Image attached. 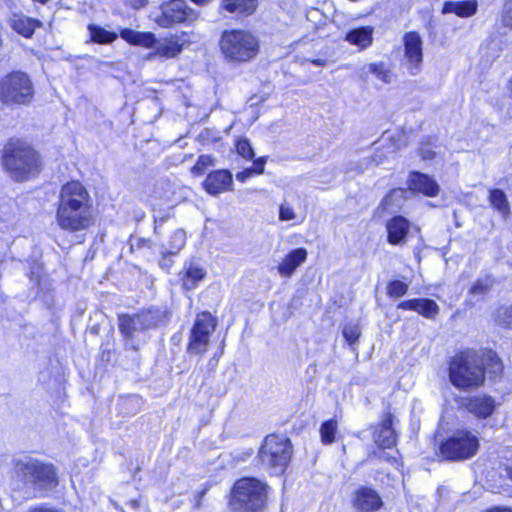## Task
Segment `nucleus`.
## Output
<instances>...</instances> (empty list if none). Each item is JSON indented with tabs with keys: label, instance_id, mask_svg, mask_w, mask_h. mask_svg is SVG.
<instances>
[{
	"label": "nucleus",
	"instance_id": "603ef678",
	"mask_svg": "<svg viewBox=\"0 0 512 512\" xmlns=\"http://www.w3.org/2000/svg\"><path fill=\"white\" fill-rule=\"evenodd\" d=\"M371 161L374 162L376 165L382 163V156L376 154L375 157L371 158Z\"/></svg>",
	"mask_w": 512,
	"mask_h": 512
},
{
	"label": "nucleus",
	"instance_id": "473e14b6",
	"mask_svg": "<svg viewBox=\"0 0 512 512\" xmlns=\"http://www.w3.org/2000/svg\"><path fill=\"white\" fill-rule=\"evenodd\" d=\"M181 51L180 45L175 41H166L158 44L156 54L162 57H175Z\"/></svg>",
	"mask_w": 512,
	"mask_h": 512
},
{
	"label": "nucleus",
	"instance_id": "ea45409f",
	"mask_svg": "<svg viewBox=\"0 0 512 512\" xmlns=\"http://www.w3.org/2000/svg\"><path fill=\"white\" fill-rule=\"evenodd\" d=\"M485 356L486 359L490 362L489 373L493 374L495 377L500 376L503 371V365L499 357L492 351L487 352Z\"/></svg>",
	"mask_w": 512,
	"mask_h": 512
},
{
	"label": "nucleus",
	"instance_id": "c03bdc74",
	"mask_svg": "<svg viewBox=\"0 0 512 512\" xmlns=\"http://www.w3.org/2000/svg\"><path fill=\"white\" fill-rule=\"evenodd\" d=\"M419 155L423 160H431L435 157L436 153L432 150L430 145H422L419 148Z\"/></svg>",
	"mask_w": 512,
	"mask_h": 512
},
{
	"label": "nucleus",
	"instance_id": "4c0bfd02",
	"mask_svg": "<svg viewBox=\"0 0 512 512\" xmlns=\"http://www.w3.org/2000/svg\"><path fill=\"white\" fill-rule=\"evenodd\" d=\"M236 149L238 154L247 160H252L255 156L251 142L246 138L237 141Z\"/></svg>",
	"mask_w": 512,
	"mask_h": 512
},
{
	"label": "nucleus",
	"instance_id": "9b49d317",
	"mask_svg": "<svg viewBox=\"0 0 512 512\" xmlns=\"http://www.w3.org/2000/svg\"><path fill=\"white\" fill-rule=\"evenodd\" d=\"M217 320L209 312H202L196 316L192 326L187 352L190 354H203L207 351L210 336L215 331Z\"/></svg>",
	"mask_w": 512,
	"mask_h": 512
},
{
	"label": "nucleus",
	"instance_id": "052dcab7",
	"mask_svg": "<svg viewBox=\"0 0 512 512\" xmlns=\"http://www.w3.org/2000/svg\"><path fill=\"white\" fill-rule=\"evenodd\" d=\"M509 89H510V93L512 95V78H511V81H510V88Z\"/></svg>",
	"mask_w": 512,
	"mask_h": 512
},
{
	"label": "nucleus",
	"instance_id": "4be33fe9",
	"mask_svg": "<svg viewBox=\"0 0 512 512\" xmlns=\"http://www.w3.org/2000/svg\"><path fill=\"white\" fill-rule=\"evenodd\" d=\"M374 27L372 26H361L350 29L344 40L349 42L351 45L359 47L364 50L372 45L373 42Z\"/></svg>",
	"mask_w": 512,
	"mask_h": 512
},
{
	"label": "nucleus",
	"instance_id": "c756f323",
	"mask_svg": "<svg viewBox=\"0 0 512 512\" xmlns=\"http://www.w3.org/2000/svg\"><path fill=\"white\" fill-rule=\"evenodd\" d=\"M369 73L374 74L379 80H381L385 83L390 82L389 72L386 69L385 63H383V62L370 63L369 65L362 68L360 71V78L362 80L366 81Z\"/></svg>",
	"mask_w": 512,
	"mask_h": 512
},
{
	"label": "nucleus",
	"instance_id": "2eb2a0df",
	"mask_svg": "<svg viewBox=\"0 0 512 512\" xmlns=\"http://www.w3.org/2000/svg\"><path fill=\"white\" fill-rule=\"evenodd\" d=\"M203 187L207 193L216 196L225 191L232 190L233 178L228 170H216L208 174Z\"/></svg>",
	"mask_w": 512,
	"mask_h": 512
},
{
	"label": "nucleus",
	"instance_id": "20e7f679",
	"mask_svg": "<svg viewBox=\"0 0 512 512\" xmlns=\"http://www.w3.org/2000/svg\"><path fill=\"white\" fill-rule=\"evenodd\" d=\"M168 320L166 311L160 308H149L134 314L118 315V328L126 343L137 350L136 341L140 333L163 327Z\"/></svg>",
	"mask_w": 512,
	"mask_h": 512
},
{
	"label": "nucleus",
	"instance_id": "de8ad7c7",
	"mask_svg": "<svg viewBox=\"0 0 512 512\" xmlns=\"http://www.w3.org/2000/svg\"><path fill=\"white\" fill-rule=\"evenodd\" d=\"M253 175L252 169L246 168L245 170L236 174V179L240 182H245L249 177Z\"/></svg>",
	"mask_w": 512,
	"mask_h": 512
},
{
	"label": "nucleus",
	"instance_id": "f3484780",
	"mask_svg": "<svg viewBox=\"0 0 512 512\" xmlns=\"http://www.w3.org/2000/svg\"><path fill=\"white\" fill-rule=\"evenodd\" d=\"M354 507L362 512H373L381 508L383 502L379 494L369 488L361 487L355 492Z\"/></svg>",
	"mask_w": 512,
	"mask_h": 512
},
{
	"label": "nucleus",
	"instance_id": "72a5a7b5",
	"mask_svg": "<svg viewBox=\"0 0 512 512\" xmlns=\"http://www.w3.org/2000/svg\"><path fill=\"white\" fill-rule=\"evenodd\" d=\"M495 321L504 327L512 328V306L503 305L495 311Z\"/></svg>",
	"mask_w": 512,
	"mask_h": 512
},
{
	"label": "nucleus",
	"instance_id": "393cba45",
	"mask_svg": "<svg viewBox=\"0 0 512 512\" xmlns=\"http://www.w3.org/2000/svg\"><path fill=\"white\" fill-rule=\"evenodd\" d=\"M478 3L476 0L447 1L443 5L442 12L454 13L459 17L465 18L474 15L477 12Z\"/></svg>",
	"mask_w": 512,
	"mask_h": 512
},
{
	"label": "nucleus",
	"instance_id": "7ed1b4c3",
	"mask_svg": "<svg viewBox=\"0 0 512 512\" xmlns=\"http://www.w3.org/2000/svg\"><path fill=\"white\" fill-rule=\"evenodd\" d=\"M485 378L482 357L474 350L455 355L449 363V379L453 386L461 390L481 386Z\"/></svg>",
	"mask_w": 512,
	"mask_h": 512
},
{
	"label": "nucleus",
	"instance_id": "2f4dec72",
	"mask_svg": "<svg viewBox=\"0 0 512 512\" xmlns=\"http://www.w3.org/2000/svg\"><path fill=\"white\" fill-rule=\"evenodd\" d=\"M337 422L335 419L324 421L320 427V436L323 444H331L335 441Z\"/></svg>",
	"mask_w": 512,
	"mask_h": 512
},
{
	"label": "nucleus",
	"instance_id": "c9c22d12",
	"mask_svg": "<svg viewBox=\"0 0 512 512\" xmlns=\"http://www.w3.org/2000/svg\"><path fill=\"white\" fill-rule=\"evenodd\" d=\"M342 334L348 344L352 346L357 343L360 337V327L356 323H347L343 328Z\"/></svg>",
	"mask_w": 512,
	"mask_h": 512
},
{
	"label": "nucleus",
	"instance_id": "79ce46f5",
	"mask_svg": "<svg viewBox=\"0 0 512 512\" xmlns=\"http://www.w3.org/2000/svg\"><path fill=\"white\" fill-rule=\"evenodd\" d=\"M296 215L293 208L287 203L284 202L280 205L279 208V219L282 221H290L295 219Z\"/></svg>",
	"mask_w": 512,
	"mask_h": 512
},
{
	"label": "nucleus",
	"instance_id": "f8f14e48",
	"mask_svg": "<svg viewBox=\"0 0 512 512\" xmlns=\"http://www.w3.org/2000/svg\"><path fill=\"white\" fill-rule=\"evenodd\" d=\"M161 11V15L156 17L155 21L164 28L198 18V13L191 9L184 0H171L163 3Z\"/></svg>",
	"mask_w": 512,
	"mask_h": 512
},
{
	"label": "nucleus",
	"instance_id": "6ab92c4d",
	"mask_svg": "<svg viewBox=\"0 0 512 512\" xmlns=\"http://www.w3.org/2000/svg\"><path fill=\"white\" fill-rule=\"evenodd\" d=\"M398 309L416 311L428 319H434L439 313L438 304L428 298L406 300L398 304Z\"/></svg>",
	"mask_w": 512,
	"mask_h": 512
},
{
	"label": "nucleus",
	"instance_id": "dca6fc26",
	"mask_svg": "<svg viewBox=\"0 0 512 512\" xmlns=\"http://www.w3.org/2000/svg\"><path fill=\"white\" fill-rule=\"evenodd\" d=\"M408 184L411 190L428 197L437 196L440 190L438 183L431 176L418 171L410 173Z\"/></svg>",
	"mask_w": 512,
	"mask_h": 512
},
{
	"label": "nucleus",
	"instance_id": "58836bf2",
	"mask_svg": "<svg viewBox=\"0 0 512 512\" xmlns=\"http://www.w3.org/2000/svg\"><path fill=\"white\" fill-rule=\"evenodd\" d=\"M213 165V158L210 155L199 156L196 164L191 168V172L196 175H202L205 170Z\"/></svg>",
	"mask_w": 512,
	"mask_h": 512
},
{
	"label": "nucleus",
	"instance_id": "e433bc0d",
	"mask_svg": "<svg viewBox=\"0 0 512 512\" xmlns=\"http://www.w3.org/2000/svg\"><path fill=\"white\" fill-rule=\"evenodd\" d=\"M408 291V285L400 280H393L387 286V294L391 298H400Z\"/></svg>",
	"mask_w": 512,
	"mask_h": 512
},
{
	"label": "nucleus",
	"instance_id": "9d476101",
	"mask_svg": "<svg viewBox=\"0 0 512 512\" xmlns=\"http://www.w3.org/2000/svg\"><path fill=\"white\" fill-rule=\"evenodd\" d=\"M32 97V83L25 73L13 72L0 82V100L3 103L26 104Z\"/></svg>",
	"mask_w": 512,
	"mask_h": 512
},
{
	"label": "nucleus",
	"instance_id": "a18cd8bd",
	"mask_svg": "<svg viewBox=\"0 0 512 512\" xmlns=\"http://www.w3.org/2000/svg\"><path fill=\"white\" fill-rule=\"evenodd\" d=\"M266 163L265 157H260L253 162V166L250 168L253 171V174H262L264 173V167Z\"/></svg>",
	"mask_w": 512,
	"mask_h": 512
},
{
	"label": "nucleus",
	"instance_id": "3c124183",
	"mask_svg": "<svg viewBox=\"0 0 512 512\" xmlns=\"http://www.w3.org/2000/svg\"><path fill=\"white\" fill-rule=\"evenodd\" d=\"M311 63L316 66H326L327 60L326 59H313L311 60Z\"/></svg>",
	"mask_w": 512,
	"mask_h": 512
},
{
	"label": "nucleus",
	"instance_id": "7c9ffc66",
	"mask_svg": "<svg viewBox=\"0 0 512 512\" xmlns=\"http://www.w3.org/2000/svg\"><path fill=\"white\" fill-rule=\"evenodd\" d=\"M186 244V233L183 229H176L170 236L167 253L177 255Z\"/></svg>",
	"mask_w": 512,
	"mask_h": 512
},
{
	"label": "nucleus",
	"instance_id": "bf43d9fd",
	"mask_svg": "<svg viewBox=\"0 0 512 512\" xmlns=\"http://www.w3.org/2000/svg\"><path fill=\"white\" fill-rule=\"evenodd\" d=\"M508 473H509L510 478L512 479V466L508 469Z\"/></svg>",
	"mask_w": 512,
	"mask_h": 512
},
{
	"label": "nucleus",
	"instance_id": "423d86ee",
	"mask_svg": "<svg viewBox=\"0 0 512 512\" xmlns=\"http://www.w3.org/2000/svg\"><path fill=\"white\" fill-rule=\"evenodd\" d=\"M14 474L24 485H32L40 489H52L58 484L54 465L30 456L15 461Z\"/></svg>",
	"mask_w": 512,
	"mask_h": 512
},
{
	"label": "nucleus",
	"instance_id": "864d4df0",
	"mask_svg": "<svg viewBox=\"0 0 512 512\" xmlns=\"http://www.w3.org/2000/svg\"><path fill=\"white\" fill-rule=\"evenodd\" d=\"M165 221H166V218H164V217L155 218V223H156L155 231H157L158 224H163Z\"/></svg>",
	"mask_w": 512,
	"mask_h": 512
},
{
	"label": "nucleus",
	"instance_id": "412c9836",
	"mask_svg": "<svg viewBox=\"0 0 512 512\" xmlns=\"http://www.w3.org/2000/svg\"><path fill=\"white\" fill-rule=\"evenodd\" d=\"M307 250L296 248L290 251L278 266V272L283 277H290L294 271L306 261Z\"/></svg>",
	"mask_w": 512,
	"mask_h": 512
},
{
	"label": "nucleus",
	"instance_id": "cd10ccee",
	"mask_svg": "<svg viewBox=\"0 0 512 512\" xmlns=\"http://www.w3.org/2000/svg\"><path fill=\"white\" fill-rule=\"evenodd\" d=\"M490 205L496 209L503 217L510 212L509 202L503 190L495 188L489 190L488 197Z\"/></svg>",
	"mask_w": 512,
	"mask_h": 512
},
{
	"label": "nucleus",
	"instance_id": "f03ea898",
	"mask_svg": "<svg viewBox=\"0 0 512 512\" xmlns=\"http://www.w3.org/2000/svg\"><path fill=\"white\" fill-rule=\"evenodd\" d=\"M2 163L15 181H25L40 170L38 153L22 140H10L3 149Z\"/></svg>",
	"mask_w": 512,
	"mask_h": 512
},
{
	"label": "nucleus",
	"instance_id": "a211bd4d",
	"mask_svg": "<svg viewBox=\"0 0 512 512\" xmlns=\"http://www.w3.org/2000/svg\"><path fill=\"white\" fill-rule=\"evenodd\" d=\"M374 442L380 448H391L395 445L396 433L390 413H387L381 423L374 427Z\"/></svg>",
	"mask_w": 512,
	"mask_h": 512
},
{
	"label": "nucleus",
	"instance_id": "bb28decb",
	"mask_svg": "<svg viewBox=\"0 0 512 512\" xmlns=\"http://www.w3.org/2000/svg\"><path fill=\"white\" fill-rule=\"evenodd\" d=\"M206 271L194 263H190L185 269L182 277L183 287L185 290H192L196 288L198 283L205 277Z\"/></svg>",
	"mask_w": 512,
	"mask_h": 512
},
{
	"label": "nucleus",
	"instance_id": "4d7b16f0",
	"mask_svg": "<svg viewBox=\"0 0 512 512\" xmlns=\"http://www.w3.org/2000/svg\"><path fill=\"white\" fill-rule=\"evenodd\" d=\"M253 454V450L252 449H248L245 453V456L249 457Z\"/></svg>",
	"mask_w": 512,
	"mask_h": 512
},
{
	"label": "nucleus",
	"instance_id": "6e6d98bb",
	"mask_svg": "<svg viewBox=\"0 0 512 512\" xmlns=\"http://www.w3.org/2000/svg\"><path fill=\"white\" fill-rule=\"evenodd\" d=\"M192 1L196 4L203 5V4L207 3L209 0H192Z\"/></svg>",
	"mask_w": 512,
	"mask_h": 512
},
{
	"label": "nucleus",
	"instance_id": "1a4fd4ad",
	"mask_svg": "<svg viewBox=\"0 0 512 512\" xmlns=\"http://www.w3.org/2000/svg\"><path fill=\"white\" fill-rule=\"evenodd\" d=\"M478 448V438L472 432L457 430L441 444L440 454L446 460L461 461L473 457Z\"/></svg>",
	"mask_w": 512,
	"mask_h": 512
},
{
	"label": "nucleus",
	"instance_id": "f704fd0d",
	"mask_svg": "<svg viewBox=\"0 0 512 512\" xmlns=\"http://www.w3.org/2000/svg\"><path fill=\"white\" fill-rule=\"evenodd\" d=\"M493 285V279L490 276L479 278L471 286L469 292L472 295H484L486 294Z\"/></svg>",
	"mask_w": 512,
	"mask_h": 512
},
{
	"label": "nucleus",
	"instance_id": "a878e982",
	"mask_svg": "<svg viewBox=\"0 0 512 512\" xmlns=\"http://www.w3.org/2000/svg\"><path fill=\"white\" fill-rule=\"evenodd\" d=\"M257 7V0H222L221 9L235 15H250Z\"/></svg>",
	"mask_w": 512,
	"mask_h": 512
},
{
	"label": "nucleus",
	"instance_id": "f257e3e1",
	"mask_svg": "<svg viewBox=\"0 0 512 512\" xmlns=\"http://www.w3.org/2000/svg\"><path fill=\"white\" fill-rule=\"evenodd\" d=\"M92 198L86 187L79 181L64 184L59 193L55 220L65 231L75 233L94 225Z\"/></svg>",
	"mask_w": 512,
	"mask_h": 512
},
{
	"label": "nucleus",
	"instance_id": "aec40b11",
	"mask_svg": "<svg viewBox=\"0 0 512 512\" xmlns=\"http://www.w3.org/2000/svg\"><path fill=\"white\" fill-rule=\"evenodd\" d=\"M388 242L398 245L404 242L409 230L410 222L403 216H394L386 224Z\"/></svg>",
	"mask_w": 512,
	"mask_h": 512
},
{
	"label": "nucleus",
	"instance_id": "c85d7f7f",
	"mask_svg": "<svg viewBox=\"0 0 512 512\" xmlns=\"http://www.w3.org/2000/svg\"><path fill=\"white\" fill-rule=\"evenodd\" d=\"M88 30L91 40L95 43L110 44L118 38L116 32L108 31L99 25L90 24Z\"/></svg>",
	"mask_w": 512,
	"mask_h": 512
},
{
	"label": "nucleus",
	"instance_id": "ddd939ff",
	"mask_svg": "<svg viewBox=\"0 0 512 512\" xmlns=\"http://www.w3.org/2000/svg\"><path fill=\"white\" fill-rule=\"evenodd\" d=\"M404 61L412 75L419 73L423 62V42L420 34L415 31L406 32L403 36Z\"/></svg>",
	"mask_w": 512,
	"mask_h": 512
},
{
	"label": "nucleus",
	"instance_id": "5701e85b",
	"mask_svg": "<svg viewBox=\"0 0 512 512\" xmlns=\"http://www.w3.org/2000/svg\"><path fill=\"white\" fill-rule=\"evenodd\" d=\"M11 28L18 34L30 38L35 31V28L41 26V22L25 16L23 14H13L9 18Z\"/></svg>",
	"mask_w": 512,
	"mask_h": 512
},
{
	"label": "nucleus",
	"instance_id": "b1692460",
	"mask_svg": "<svg viewBox=\"0 0 512 512\" xmlns=\"http://www.w3.org/2000/svg\"><path fill=\"white\" fill-rule=\"evenodd\" d=\"M120 37L131 45L145 48H151L156 44V37L151 32H141L124 28L120 31Z\"/></svg>",
	"mask_w": 512,
	"mask_h": 512
},
{
	"label": "nucleus",
	"instance_id": "37998d69",
	"mask_svg": "<svg viewBox=\"0 0 512 512\" xmlns=\"http://www.w3.org/2000/svg\"><path fill=\"white\" fill-rule=\"evenodd\" d=\"M503 21L506 26L512 27V0L506 1Z\"/></svg>",
	"mask_w": 512,
	"mask_h": 512
},
{
	"label": "nucleus",
	"instance_id": "09e8293b",
	"mask_svg": "<svg viewBox=\"0 0 512 512\" xmlns=\"http://www.w3.org/2000/svg\"><path fill=\"white\" fill-rule=\"evenodd\" d=\"M126 2L134 9H140L147 5L148 0H126Z\"/></svg>",
	"mask_w": 512,
	"mask_h": 512
},
{
	"label": "nucleus",
	"instance_id": "5fc2aeb1",
	"mask_svg": "<svg viewBox=\"0 0 512 512\" xmlns=\"http://www.w3.org/2000/svg\"><path fill=\"white\" fill-rule=\"evenodd\" d=\"M487 512H512V510L502 509V508H494V509L488 510Z\"/></svg>",
	"mask_w": 512,
	"mask_h": 512
},
{
	"label": "nucleus",
	"instance_id": "a19ab883",
	"mask_svg": "<svg viewBox=\"0 0 512 512\" xmlns=\"http://www.w3.org/2000/svg\"><path fill=\"white\" fill-rule=\"evenodd\" d=\"M386 139L391 142L390 145H388L386 148L388 154H394L397 151H399L403 146L406 145V143L403 141L402 136L400 134H397L396 136L383 135L382 140H386Z\"/></svg>",
	"mask_w": 512,
	"mask_h": 512
},
{
	"label": "nucleus",
	"instance_id": "49530a36",
	"mask_svg": "<svg viewBox=\"0 0 512 512\" xmlns=\"http://www.w3.org/2000/svg\"><path fill=\"white\" fill-rule=\"evenodd\" d=\"M172 255L170 253H167V250L162 252V258L159 262L160 266L165 269H169L172 265V261L170 259Z\"/></svg>",
	"mask_w": 512,
	"mask_h": 512
},
{
	"label": "nucleus",
	"instance_id": "4468645a",
	"mask_svg": "<svg viewBox=\"0 0 512 512\" xmlns=\"http://www.w3.org/2000/svg\"><path fill=\"white\" fill-rule=\"evenodd\" d=\"M460 407L465 408L477 418H488L495 411L497 404L493 397L486 394H478L456 399Z\"/></svg>",
	"mask_w": 512,
	"mask_h": 512
},
{
	"label": "nucleus",
	"instance_id": "13d9d810",
	"mask_svg": "<svg viewBox=\"0 0 512 512\" xmlns=\"http://www.w3.org/2000/svg\"><path fill=\"white\" fill-rule=\"evenodd\" d=\"M389 197H390V196L385 197V198L383 199V201H382V204L387 205L388 200H389Z\"/></svg>",
	"mask_w": 512,
	"mask_h": 512
},
{
	"label": "nucleus",
	"instance_id": "39448f33",
	"mask_svg": "<svg viewBox=\"0 0 512 512\" xmlns=\"http://www.w3.org/2000/svg\"><path fill=\"white\" fill-rule=\"evenodd\" d=\"M268 486L260 480L245 477L233 486L230 507L234 512H258L266 504Z\"/></svg>",
	"mask_w": 512,
	"mask_h": 512
},
{
	"label": "nucleus",
	"instance_id": "8fccbe9b",
	"mask_svg": "<svg viewBox=\"0 0 512 512\" xmlns=\"http://www.w3.org/2000/svg\"><path fill=\"white\" fill-rule=\"evenodd\" d=\"M206 491H207V489H204V490H202L201 492H198V493H197V496H196V498H195V503H194V507H195L196 509H199V508L201 507V505H202V499H203L204 495L206 494Z\"/></svg>",
	"mask_w": 512,
	"mask_h": 512
},
{
	"label": "nucleus",
	"instance_id": "0eeeda50",
	"mask_svg": "<svg viewBox=\"0 0 512 512\" xmlns=\"http://www.w3.org/2000/svg\"><path fill=\"white\" fill-rule=\"evenodd\" d=\"M292 453L293 446L288 438L270 434L260 446L257 459L271 475H281L286 470Z\"/></svg>",
	"mask_w": 512,
	"mask_h": 512
},
{
	"label": "nucleus",
	"instance_id": "6e6552de",
	"mask_svg": "<svg viewBox=\"0 0 512 512\" xmlns=\"http://www.w3.org/2000/svg\"><path fill=\"white\" fill-rule=\"evenodd\" d=\"M220 49L229 61L246 62L258 54L259 40L247 30H225L220 38Z\"/></svg>",
	"mask_w": 512,
	"mask_h": 512
}]
</instances>
